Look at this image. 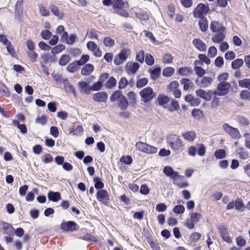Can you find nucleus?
<instances>
[{
	"label": "nucleus",
	"mask_w": 250,
	"mask_h": 250,
	"mask_svg": "<svg viewBox=\"0 0 250 250\" xmlns=\"http://www.w3.org/2000/svg\"><path fill=\"white\" fill-rule=\"evenodd\" d=\"M167 144L174 151L178 153L182 151L184 145L179 137L176 135H170L167 138Z\"/></svg>",
	"instance_id": "nucleus-1"
},
{
	"label": "nucleus",
	"mask_w": 250,
	"mask_h": 250,
	"mask_svg": "<svg viewBox=\"0 0 250 250\" xmlns=\"http://www.w3.org/2000/svg\"><path fill=\"white\" fill-rule=\"evenodd\" d=\"M231 85L229 83L221 82L217 86V90L212 92L213 94L219 96H224L228 94Z\"/></svg>",
	"instance_id": "nucleus-2"
},
{
	"label": "nucleus",
	"mask_w": 250,
	"mask_h": 250,
	"mask_svg": "<svg viewBox=\"0 0 250 250\" xmlns=\"http://www.w3.org/2000/svg\"><path fill=\"white\" fill-rule=\"evenodd\" d=\"M130 50L128 48L122 49L119 54L116 55L114 60V62L116 65H120L125 62L128 56L130 55Z\"/></svg>",
	"instance_id": "nucleus-3"
},
{
	"label": "nucleus",
	"mask_w": 250,
	"mask_h": 250,
	"mask_svg": "<svg viewBox=\"0 0 250 250\" xmlns=\"http://www.w3.org/2000/svg\"><path fill=\"white\" fill-rule=\"evenodd\" d=\"M140 95L142 98V101L144 103L150 102L155 96L153 89L150 87H146L141 90Z\"/></svg>",
	"instance_id": "nucleus-4"
},
{
	"label": "nucleus",
	"mask_w": 250,
	"mask_h": 250,
	"mask_svg": "<svg viewBox=\"0 0 250 250\" xmlns=\"http://www.w3.org/2000/svg\"><path fill=\"white\" fill-rule=\"evenodd\" d=\"M209 10L208 4L199 3L193 11V14L195 18L203 17V15H206Z\"/></svg>",
	"instance_id": "nucleus-5"
},
{
	"label": "nucleus",
	"mask_w": 250,
	"mask_h": 250,
	"mask_svg": "<svg viewBox=\"0 0 250 250\" xmlns=\"http://www.w3.org/2000/svg\"><path fill=\"white\" fill-rule=\"evenodd\" d=\"M223 129L232 138L238 139L241 137V134L237 128L232 127L225 123L222 125Z\"/></svg>",
	"instance_id": "nucleus-6"
},
{
	"label": "nucleus",
	"mask_w": 250,
	"mask_h": 250,
	"mask_svg": "<svg viewBox=\"0 0 250 250\" xmlns=\"http://www.w3.org/2000/svg\"><path fill=\"white\" fill-rule=\"evenodd\" d=\"M61 229L65 231H74L79 229V226L74 221H69L61 224Z\"/></svg>",
	"instance_id": "nucleus-7"
},
{
	"label": "nucleus",
	"mask_w": 250,
	"mask_h": 250,
	"mask_svg": "<svg viewBox=\"0 0 250 250\" xmlns=\"http://www.w3.org/2000/svg\"><path fill=\"white\" fill-rule=\"evenodd\" d=\"M164 173L167 177H170L174 181H177V179L182 178V175L175 171L173 169L169 166H166L163 169Z\"/></svg>",
	"instance_id": "nucleus-8"
},
{
	"label": "nucleus",
	"mask_w": 250,
	"mask_h": 250,
	"mask_svg": "<svg viewBox=\"0 0 250 250\" xmlns=\"http://www.w3.org/2000/svg\"><path fill=\"white\" fill-rule=\"evenodd\" d=\"M97 199L106 205L109 203V194L104 189H100L97 191Z\"/></svg>",
	"instance_id": "nucleus-9"
},
{
	"label": "nucleus",
	"mask_w": 250,
	"mask_h": 250,
	"mask_svg": "<svg viewBox=\"0 0 250 250\" xmlns=\"http://www.w3.org/2000/svg\"><path fill=\"white\" fill-rule=\"evenodd\" d=\"M210 28L213 33L225 32V28L223 24L216 21H212L210 24Z\"/></svg>",
	"instance_id": "nucleus-10"
},
{
	"label": "nucleus",
	"mask_w": 250,
	"mask_h": 250,
	"mask_svg": "<svg viewBox=\"0 0 250 250\" xmlns=\"http://www.w3.org/2000/svg\"><path fill=\"white\" fill-rule=\"evenodd\" d=\"M213 91H206L203 89L197 90L195 92L197 96L207 101H209L212 99L211 94Z\"/></svg>",
	"instance_id": "nucleus-11"
},
{
	"label": "nucleus",
	"mask_w": 250,
	"mask_h": 250,
	"mask_svg": "<svg viewBox=\"0 0 250 250\" xmlns=\"http://www.w3.org/2000/svg\"><path fill=\"white\" fill-rule=\"evenodd\" d=\"M78 86L81 93L89 95L90 93L91 86L85 82L81 81L78 83Z\"/></svg>",
	"instance_id": "nucleus-12"
},
{
	"label": "nucleus",
	"mask_w": 250,
	"mask_h": 250,
	"mask_svg": "<svg viewBox=\"0 0 250 250\" xmlns=\"http://www.w3.org/2000/svg\"><path fill=\"white\" fill-rule=\"evenodd\" d=\"M92 99L94 101L98 102H105L107 99V95L104 92H100L94 94Z\"/></svg>",
	"instance_id": "nucleus-13"
},
{
	"label": "nucleus",
	"mask_w": 250,
	"mask_h": 250,
	"mask_svg": "<svg viewBox=\"0 0 250 250\" xmlns=\"http://www.w3.org/2000/svg\"><path fill=\"white\" fill-rule=\"evenodd\" d=\"M1 230L3 234L9 235H13L14 234V229L7 223H2L1 225Z\"/></svg>",
	"instance_id": "nucleus-14"
},
{
	"label": "nucleus",
	"mask_w": 250,
	"mask_h": 250,
	"mask_svg": "<svg viewBox=\"0 0 250 250\" xmlns=\"http://www.w3.org/2000/svg\"><path fill=\"white\" fill-rule=\"evenodd\" d=\"M192 43L195 47L200 51H204L207 48L206 44L201 39H194Z\"/></svg>",
	"instance_id": "nucleus-15"
},
{
	"label": "nucleus",
	"mask_w": 250,
	"mask_h": 250,
	"mask_svg": "<svg viewBox=\"0 0 250 250\" xmlns=\"http://www.w3.org/2000/svg\"><path fill=\"white\" fill-rule=\"evenodd\" d=\"M187 102L193 106H198L201 103L199 99L195 98L192 95L189 94L187 95L185 99Z\"/></svg>",
	"instance_id": "nucleus-16"
},
{
	"label": "nucleus",
	"mask_w": 250,
	"mask_h": 250,
	"mask_svg": "<svg viewBox=\"0 0 250 250\" xmlns=\"http://www.w3.org/2000/svg\"><path fill=\"white\" fill-rule=\"evenodd\" d=\"M49 200L57 202L61 199V194L59 192L50 191L47 195Z\"/></svg>",
	"instance_id": "nucleus-17"
},
{
	"label": "nucleus",
	"mask_w": 250,
	"mask_h": 250,
	"mask_svg": "<svg viewBox=\"0 0 250 250\" xmlns=\"http://www.w3.org/2000/svg\"><path fill=\"white\" fill-rule=\"evenodd\" d=\"M219 232L222 239L228 243H231V240L229 236L228 231L226 229L222 227L219 229Z\"/></svg>",
	"instance_id": "nucleus-18"
},
{
	"label": "nucleus",
	"mask_w": 250,
	"mask_h": 250,
	"mask_svg": "<svg viewBox=\"0 0 250 250\" xmlns=\"http://www.w3.org/2000/svg\"><path fill=\"white\" fill-rule=\"evenodd\" d=\"M94 67L91 64H86L81 70V74L83 76H87L93 71Z\"/></svg>",
	"instance_id": "nucleus-19"
},
{
	"label": "nucleus",
	"mask_w": 250,
	"mask_h": 250,
	"mask_svg": "<svg viewBox=\"0 0 250 250\" xmlns=\"http://www.w3.org/2000/svg\"><path fill=\"white\" fill-rule=\"evenodd\" d=\"M199 18V25L200 29L202 32H206L208 27V21L205 17Z\"/></svg>",
	"instance_id": "nucleus-20"
},
{
	"label": "nucleus",
	"mask_w": 250,
	"mask_h": 250,
	"mask_svg": "<svg viewBox=\"0 0 250 250\" xmlns=\"http://www.w3.org/2000/svg\"><path fill=\"white\" fill-rule=\"evenodd\" d=\"M149 72L150 74L151 78L153 80L157 79L161 73V69L160 67H156L154 68H151L149 69Z\"/></svg>",
	"instance_id": "nucleus-21"
},
{
	"label": "nucleus",
	"mask_w": 250,
	"mask_h": 250,
	"mask_svg": "<svg viewBox=\"0 0 250 250\" xmlns=\"http://www.w3.org/2000/svg\"><path fill=\"white\" fill-rule=\"evenodd\" d=\"M119 101V103L118 104V106L119 108L123 110H125L127 108L128 103L125 96L124 95L122 96Z\"/></svg>",
	"instance_id": "nucleus-22"
},
{
	"label": "nucleus",
	"mask_w": 250,
	"mask_h": 250,
	"mask_svg": "<svg viewBox=\"0 0 250 250\" xmlns=\"http://www.w3.org/2000/svg\"><path fill=\"white\" fill-rule=\"evenodd\" d=\"M224 32H219L214 35L212 38V42L214 43H220L223 41L225 37Z\"/></svg>",
	"instance_id": "nucleus-23"
},
{
	"label": "nucleus",
	"mask_w": 250,
	"mask_h": 250,
	"mask_svg": "<svg viewBox=\"0 0 250 250\" xmlns=\"http://www.w3.org/2000/svg\"><path fill=\"white\" fill-rule=\"evenodd\" d=\"M157 100L159 104L163 106H164V105L167 104L170 101L168 97L163 94L159 95L158 97Z\"/></svg>",
	"instance_id": "nucleus-24"
},
{
	"label": "nucleus",
	"mask_w": 250,
	"mask_h": 250,
	"mask_svg": "<svg viewBox=\"0 0 250 250\" xmlns=\"http://www.w3.org/2000/svg\"><path fill=\"white\" fill-rule=\"evenodd\" d=\"M103 43L105 46L109 48L112 47L115 44V40L109 37H104L103 39Z\"/></svg>",
	"instance_id": "nucleus-25"
},
{
	"label": "nucleus",
	"mask_w": 250,
	"mask_h": 250,
	"mask_svg": "<svg viewBox=\"0 0 250 250\" xmlns=\"http://www.w3.org/2000/svg\"><path fill=\"white\" fill-rule=\"evenodd\" d=\"M125 2L122 0H113L112 2L114 10L122 9L125 7Z\"/></svg>",
	"instance_id": "nucleus-26"
},
{
	"label": "nucleus",
	"mask_w": 250,
	"mask_h": 250,
	"mask_svg": "<svg viewBox=\"0 0 250 250\" xmlns=\"http://www.w3.org/2000/svg\"><path fill=\"white\" fill-rule=\"evenodd\" d=\"M183 137L185 139L188 141H193L196 137V134L194 131H188L182 134Z\"/></svg>",
	"instance_id": "nucleus-27"
},
{
	"label": "nucleus",
	"mask_w": 250,
	"mask_h": 250,
	"mask_svg": "<svg viewBox=\"0 0 250 250\" xmlns=\"http://www.w3.org/2000/svg\"><path fill=\"white\" fill-rule=\"evenodd\" d=\"M178 73L182 76H188L193 72L192 68L190 67H181L178 71Z\"/></svg>",
	"instance_id": "nucleus-28"
},
{
	"label": "nucleus",
	"mask_w": 250,
	"mask_h": 250,
	"mask_svg": "<svg viewBox=\"0 0 250 250\" xmlns=\"http://www.w3.org/2000/svg\"><path fill=\"white\" fill-rule=\"evenodd\" d=\"M235 209L239 211L243 212L245 209V206L242 203L241 199H237L235 201Z\"/></svg>",
	"instance_id": "nucleus-29"
},
{
	"label": "nucleus",
	"mask_w": 250,
	"mask_h": 250,
	"mask_svg": "<svg viewBox=\"0 0 250 250\" xmlns=\"http://www.w3.org/2000/svg\"><path fill=\"white\" fill-rule=\"evenodd\" d=\"M50 10L51 13L57 17L59 19H61L62 18L63 16V14L60 12L58 8L56 6L54 5H51L50 6Z\"/></svg>",
	"instance_id": "nucleus-30"
},
{
	"label": "nucleus",
	"mask_w": 250,
	"mask_h": 250,
	"mask_svg": "<svg viewBox=\"0 0 250 250\" xmlns=\"http://www.w3.org/2000/svg\"><path fill=\"white\" fill-rule=\"evenodd\" d=\"M184 177L182 176V178L177 179V181H174L173 184H175L179 188H186L188 186V183L187 182H183Z\"/></svg>",
	"instance_id": "nucleus-31"
},
{
	"label": "nucleus",
	"mask_w": 250,
	"mask_h": 250,
	"mask_svg": "<svg viewBox=\"0 0 250 250\" xmlns=\"http://www.w3.org/2000/svg\"><path fill=\"white\" fill-rule=\"evenodd\" d=\"M244 63V60L242 59H237L231 62V67L233 69H237L241 67Z\"/></svg>",
	"instance_id": "nucleus-32"
},
{
	"label": "nucleus",
	"mask_w": 250,
	"mask_h": 250,
	"mask_svg": "<svg viewBox=\"0 0 250 250\" xmlns=\"http://www.w3.org/2000/svg\"><path fill=\"white\" fill-rule=\"evenodd\" d=\"M64 88L66 92L75 93V90L74 87L71 85L67 79L63 81Z\"/></svg>",
	"instance_id": "nucleus-33"
},
{
	"label": "nucleus",
	"mask_w": 250,
	"mask_h": 250,
	"mask_svg": "<svg viewBox=\"0 0 250 250\" xmlns=\"http://www.w3.org/2000/svg\"><path fill=\"white\" fill-rule=\"evenodd\" d=\"M212 79L208 77H204L200 82L203 87H208L211 83Z\"/></svg>",
	"instance_id": "nucleus-34"
},
{
	"label": "nucleus",
	"mask_w": 250,
	"mask_h": 250,
	"mask_svg": "<svg viewBox=\"0 0 250 250\" xmlns=\"http://www.w3.org/2000/svg\"><path fill=\"white\" fill-rule=\"evenodd\" d=\"M190 220L194 223L198 222L202 218V216L199 213L192 212L189 214Z\"/></svg>",
	"instance_id": "nucleus-35"
},
{
	"label": "nucleus",
	"mask_w": 250,
	"mask_h": 250,
	"mask_svg": "<svg viewBox=\"0 0 250 250\" xmlns=\"http://www.w3.org/2000/svg\"><path fill=\"white\" fill-rule=\"evenodd\" d=\"M78 66H79L77 64V61L69 63L67 66L66 70L71 73H74L78 70Z\"/></svg>",
	"instance_id": "nucleus-36"
},
{
	"label": "nucleus",
	"mask_w": 250,
	"mask_h": 250,
	"mask_svg": "<svg viewBox=\"0 0 250 250\" xmlns=\"http://www.w3.org/2000/svg\"><path fill=\"white\" fill-rule=\"evenodd\" d=\"M239 85L243 88H247L250 90V79H244L239 81Z\"/></svg>",
	"instance_id": "nucleus-37"
},
{
	"label": "nucleus",
	"mask_w": 250,
	"mask_h": 250,
	"mask_svg": "<svg viewBox=\"0 0 250 250\" xmlns=\"http://www.w3.org/2000/svg\"><path fill=\"white\" fill-rule=\"evenodd\" d=\"M70 56L68 55H63L61 57L59 64L62 66H64L66 65L70 61Z\"/></svg>",
	"instance_id": "nucleus-38"
},
{
	"label": "nucleus",
	"mask_w": 250,
	"mask_h": 250,
	"mask_svg": "<svg viewBox=\"0 0 250 250\" xmlns=\"http://www.w3.org/2000/svg\"><path fill=\"white\" fill-rule=\"evenodd\" d=\"M123 96V95H122L120 91L116 90L111 95L110 101L113 102L117 100H119Z\"/></svg>",
	"instance_id": "nucleus-39"
},
{
	"label": "nucleus",
	"mask_w": 250,
	"mask_h": 250,
	"mask_svg": "<svg viewBox=\"0 0 250 250\" xmlns=\"http://www.w3.org/2000/svg\"><path fill=\"white\" fill-rule=\"evenodd\" d=\"M116 83L117 82L116 79L114 77H111L106 82L105 86L107 88H112L116 85Z\"/></svg>",
	"instance_id": "nucleus-40"
},
{
	"label": "nucleus",
	"mask_w": 250,
	"mask_h": 250,
	"mask_svg": "<svg viewBox=\"0 0 250 250\" xmlns=\"http://www.w3.org/2000/svg\"><path fill=\"white\" fill-rule=\"evenodd\" d=\"M65 49V46L63 44H59L53 47L51 49V53L52 54H58L62 52Z\"/></svg>",
	"instance_id": "nucleus-41"
},
{
	"label": "nucleus",
	"mask_w": 250,
	"mask_h": 250,
	"mask_svg": "<svg viewBox=\"0 0 250 250\" xmlns=\"http://www.w3.org/2000/svg\"><path fill=\"white\" fill-rule=\"evenodd\" d=\"M38 7L42 16L47 17L49 15V11L42 4L39 5Z\"/></svg>",
	"instance_id": "nucleus-42"
},
{
	"label": "nucleus",
	"mask_w": 250,
	"mask_h": 250,
	"mask_svg": "<svg viewBox=\"0 0 250 250\" xmlns=\"http://www.w3.org/2000/svg\"><path fill=\"white\" fill-rule=\"evenodd\" d=\"M148 83V80L146 78H143L138 80L136 83V87L139 88H141Z\"/></svg>",
	"instance_id": "nucleus-43"
},
{
	"label": "nucleus",
	"mask_w": 250,
	"mask_h": 250,
	"mask_svg": "<svg viewBox=\"0 0 250 250\" xmlns=\"http://www.w3.org/2000/svg\"><path fill=\"white\" fill-rule=\"evenodd\" d=\"M194 70L195 74L200 77H203L206 74V70L200 66H195Z\"/></svg>",
	"instance_id": "nucleus-44"
},
{
	"label": "nucleus",
	"mask_w": 250,
	"mask_h": 250,
	"mask_svg": "<svg viewBox=\"0 0 250 250\" xmlns=\"http://www.w3.org/2000/svg\"><path fill=\"white\" fill-rule=\"evenodd\" d=\"M139 64L137 62L130 63L129 67V70L132 74H135L139 68Z\"/></svg>",
	"instance_id": "nucleus-45"
},
{
	"label": "nucleus",
	"mask_w": 250,
	"mask_h": 250,
	"mask_svg": "<svg viewBox=\"0 0 250 250\" xmlns=\"http://www.w3.org/2000/svg\"><path fill=\"white\" fill-rule=\"evenodd\" d=\"M95 183V187L97 189H101L104 187V183L102 182L101 179L99 178L96 177L93 180Z\"/></svg>",
	"instance_id": "nucleus-46"
},
{
	"label": "nucleus",
	"mask_w": 250,
	"mask_h": 250,
	"mask_svg": "<svg viewBox=\"0 0 250 250\" xmlns=\"http://www.w3.org/2000/svg\"><path fill=\"white\" fill-rule=\"evenodd\" d=\"M86 35L91 39H98V32L96 30H92L89 31L87 32Z\"/></svg>",
	"instance_id": "nucleus-47"
},
{
	"label": "nucleus",
	"mask_w": 250,
	"mask_h": 250,
	"mask_svg": "<svg viewBox=\"0 0 250 250\" xmlns=\"http://www.w3.org/2000/svg\"><path fill=\"white\" fill-rule=\"evenodd\" d=\"M173 211L174 213L178 214H181L184 212L185 211V208L182 205H177L174 207L173 208Z\"/></svg>",
	"instance_id": "nucleus-48"
},
{
	"label": "nucleus",
	"mask_w": 250,
	"mask_h": 250,
	"mask_svg": "<svg viewBox=\"0 0 250 250\" xmlns=\"http://www.w3.org/2000/svg\"><path fill=\"white\" fill-rule=\"evenodd\" d=\"M240 99L250 101V92L248 90H243L240 94Z\"/></svg>",
	"instance_id": "nucleus-49"
},
{
	"label": "nucleus",
	"mask_w": 250,
	"mask_h": 250,
	"mask_svg": "<svg viewBox=\"0 0 250 250\" xmlns=\"http://www.w3.org/2000/svg\"><path fill=\"white\" fill-rule=\"evenodd\" d=\"M174 73V69L172 67H167L164 69L163 74L165 77H170Z\"/></svg>",
	"instance_id": "nucleus-50"
},
{
	"label": "nucleus",
	"mask_w": 250,
	"mask_h": 250,
	"mask_svg": "<svg viewBox=\"0 0 250 250\" xmlns=\"http://www.w3.org/2000/svg\"><path fill=\"white\" fill-rule=\"evenodd\" d=\"M215 157L217 159H223L226 157V152L223 149H219L214 153Z\"/></svg>",
	"instance_id": "nucleus-51"
},
{
	"label": "nucleus",
	"mask_w": 250,
	"mask_h": 250,
	"mask_svg": "<svg viewBox=\"0 0 250 250\" xmlns=\"http://www.w3.org/2000/svg\"><path fill=\"white\" fill-rule=\"evenodd\" d=\"M89 59V57L88 55H83L81 57V59L77 61V64H78V65L79 66L83 65L87 61H88Z\"/></svg>",
	"instance_id": "nucleus-52"
},
{
	"label": "nucleus",
	"mask_w": 250,
	"mask_h": 250,
	"mask_svg": "<svg viewBox=\"0 0 250 250\" xmlns=\"http://www.w3.org/2000/svg\"><path fill=\"white\" fill-rule=\"evenodd\" d=\"M136 147L139 150L145 152V149H146V147H147V144L138 142L136 144Z\"/></svg>",
	"instance_id": "nucleus-53"
},
{
	"label": "nucleus",
	"mask_w": 250,
	"mask_h": 250,
	"mask_svg": "<svg viewBox=\"0 0 250 250\" xmlns=\"http://www.w3.org/2000/svg\"><path fill=\"white\" fill-rule=\"evenodd\" d=\"M120 161L125 164L130 165L132 162V159L130 156H125L121 157Z\"/></svg>",
	"instance_id": "nucleus-54"
},
{
	"label": "nucleus",
	"mask_w": 250,
	"mask_h": 250,
	"mask_svg": "<svg viewBox=\"0 0 250 250\" xmlns=\"http://www.w3.org/2000/svg\"><path fill=\"white\" fill-rule=\"evenodd\" d=\"M27 55L29 59L32 62H34L37 61L38 55L34 51H28Z\"/></svg>",
	"instance_id": "nucleus-55"
},
{
	"label": "nucleus",
	"mask_w": 250,
	"mask_h": 250,
	"mask_svg": "<svg viewBox=\"0 0 250 250\" xmlns=\"http://www.w3.org/2000/svg\"><path fill=\"white\" fill-rule=\"evenodd\" d=\"M197 153L200 156H204L206 152V148L203 144H198L197 145Z\"/></svg>",
	"instance_id": "nucleus-56"
},
{
	"label": "nucleus",
	"mask_w": 250,
	"mask_h": 250,
	"mask_svg": "<svg viewBox=\"0 0 250 250\" xmlns=\"http://www.w3.org/2000/svg\"><path fill=\"white\" fill-rule=\"evenodd\" d=\"M217 49L215 46H210L208 50V55L209 57L213 58L217 55Z\"/></svg>",
	"instance_id": "nucleus-57"
},
{
	"label": "nucleus",
	"mask_w": 250,
	"mask_h": 250,
	"mask_svg": "<svg viewBox=\"0 0 250 250\" xmlns=\"http://www.w3.org/2000/svg\"><path fill=\"white\" fill-rule=\"evenodd\" d=\"M145 59L144 52L141 50L137 53L136 55V59L137 61L141 63H143Z\"/></svg>",
	"instance_id": "nucleus-58"
},
{
	"label": "nucleus",
	"mask_w": 250,
	"mask_h": 250,
	"mask_svg": "<svg viewBox=\"0 0 250 250\" xmlns=\"http://www.w3.org/2000/svg\"><path fill=\"white\" fill-rule=\"evenodd\" d=\"M103 86V83L101 81H98L95 83L91 87V90L92 91H98L100 90Z\"/></svg>",
	"instance_id": "nucleus-59"
},
{
	"label": "nucleus",
	"mask_w": 250,
	"mask_h": 250,
	"mask_svg": "<svg viewBox=\"0 0 250 250\" xmlns=\"http://www.w3.org/2000/svg\"><path fill=\"white\" fill-rule=\"evenodd\" d=\"M145 62L147 65H152L154 63V59L149 54H147L146 56Z\"/></svg>",
	"instance_id": "nucleus-60"
},
{
	"label": "nucleus",
	"mask_w": 250,
	"mask_h": 250,
	"mask_svg": "<svg viewBox=\"0 0 250 250\" xmlns=\"http://www.w3.org/2000/svg\"><path fill=\"white\" fill-rule=\"evenodd\" d=\"M237 121L240 124L243 125H248L249 124V120L244 117L238 116Z\"/></svg>",
	"instance_id": "nucleus-61"
},
{
	"label": "nucleus",
	"mask_w": 250,
	"mask_h": 250,
	"mask_svg": "<svg viewBox=\"0 0 250 250\" xmlns=\"http://www.w3.org/2000/svg\"><path fill=\"white\" fill-rule=\"evenodd\" d=\"M173 57L170 54H166L163 58V62L165 63H170L172 62Z\"/></svg>",
	"instance_id": "nucleus-62"
},
{
	"label": "nucleus",
	"mask_w": 250,
	"mask_h": 250,
	"mask_svg": "<svg viewBox=\"0 0 250 250\" xmlns=\"http://www.w3.org/2000/svg\"><path fill=\"white\" fill-rule=\"evenodd\" d=\"M198 58L201 60L202 62H205L206 64L208 65L210 63V60L204 54H200L198 56Z\"/></svg>",
	"instance_id": "nucleus-63"
},
{
	"label": "nucleus",
	"mask_w": 250,
	"mask_h": 250,
	"mask_svg": "<svg viewBox=\"0 0 250 250\" xmlns=\"http://www.w3.org/2000/svg\"><path fill=\"white\" fill-rule=\"evenodd\" d=\"M41 36L43 39L48 40L51 37L52 33L49 30H45L41 32Z\"/></svg>",
	"instance_id": "nucleus-64"
}]
</instances>
